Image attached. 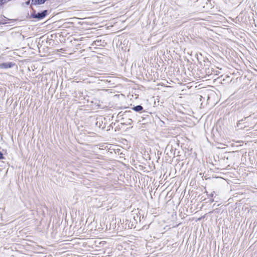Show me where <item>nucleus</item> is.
Returning <instances> with one entry per match:
<instances>
[{
  "label": "nucleus",
  "mask_w": 257,
  "mask_h": 257,
  "mask_svg": "<svg viewBox=\"0 0 257 257\" xmlns=\"http://www.w3.org/2000/svg\"><path fill=\"white\" fill-rule=\"evenodd\" d=\"M200 7V10L204 12L209 11L214 6V2L212 0H197Z\"/></svg>",
  "instance_id": "f257e3e1"
},
{
  "label": "nucleus",
  "mask_w": 257,
  "mask_h": 257,
  "mask_svg": "<svg viewBox=\"0 0 257 257\" xmlns=\"http://www.w3.org/2000/svg\"><path fill=\"white\" fill-rule=\"evenodd\" d=\"M3 159H4L3 154L0 151V160Z\"/></svg>",
  "instance_id": "1a4fd4ad"
},
{
  "label": "nucleus",
  "mask_w": 257,
  "mask_h": 257,
  "mask_svg": "<svg viewBox=\"0 0 257 257\" xmlns=\"http://www.w3.org/2000/svg\"><path fill=\"white\" fill-rule=\"evenodd\" d=\"M213 196V194L212 193H211V194H210V196L212 197Z\"/></svg>",
  "instance_id": "9d476101"
},
{
  "label": "nucleus",
  "mask_w": 257,
  "mask_h": 257,
  "mask_svg": "<svg viewBox=\"0 0 257 257\" xmlns=\"http://www.w3.org/2000/svg\"><path fill=\"white\" fill-rule=\"evenodd\" d=\"M33 13L31 15V18L36 19L37 20H42L46 17L48 13V11L47 10H44L41 12L36 13V10H33Z\"/></svg>",
  "instance_id": "f03ea898"
},
{
  "label": "nucleus",
  "mask_w": 257,
  "mask_h": 257,
  "mask_svg": "<svg viewBox=\"0 0 257 257\" xmlns=\"http://www.w3.org/2000/svg\"><path fill=\"white\" fill-rule=\"evenodd\" d=\"M30 3H31V0H28L27 2H25V4L27 6L30 5H31Z\"/></svg>",
  "instance_id": "6e6552de"
},
{
  "label": "nucleus",
  "mask_w": 257,
  "mask_h": 257,
  "mask_svg": "<svg viewBox=\"0 0 257 257\" xmlns=\"http://www.w3.org/2000/svg\"><path fill=\"white\" fill-rule=\"evenodd\" d=\"M132 110H134L135 111L137 112H140V113H147V111H146L144 109L143 107L141 105H138L136 106H134L133 107H132Z\"/></svg>",
  "instance_id": "20e7f679"
},
{
  "label": "nucleus",
  "mask_w": 257,
  "mask_h": 257,
  "mask_svg": "<svg viewBox=\"0 0 257 257\" xmlns=\"http://www.w3.org/2000/svg\"><path fill=\"white\" fill-rule=\"evenodd\" d=\"M4 24V23H2V22H0V25H1V24Z\"/></svg>",
  "instance_id": "9b49d317"
},
{
  "label": "nucleus",
  "mask_w": 257,
  "mask_h": 257,
  "mask_svg": "<svg viewBox=\"0 0 257 257\" xmlns=\"http://www.w3.org/2000/svg\"><path fill=\"white\" fill-rule=\"evenodd\" d=\"M15 63L12 62H5L0 64V69H8L14 67Z\"/></svg>",
  "instance_id": "7ed1b4c3"
},
{
  "label": "nucleus",
  "mask_w": 257,
  "mask_h": 257,
  "mask_svg": "<svg viewBox=\"0 0 257 257\" xmlns=\"http://www.w3.org/2000/svg\"><path fill=\"white\" fill-rule=\"evenodd\" d=\"M48 0H31L30 8L33 10V5L37 6L45 4Z\"/></svg>",
  "instance_id": "39448f33"
},
{
  "label": "nucleus",
  "mask_w": 257,
  "mask_h": 257,
  "mask_svg": "<svg viewBox=\"0 0 257 257\" xmlns=\"http://www.w3.org/2000/svg\"><path fill=\"white\" fill-rule=\"evenodd\" d=\"M10 0H0V6H3L4 4L7 3Z\"/></svg>",
  "instance_id": "0eeeda50"
},
{
  "label": "nucleus",
  "mask_w": 257,
  "mask_h": 257,
  "mask_svg": "<svg viewBox=\"0 0 257 257\" xmlns=\"http://www.w3.org/2000/svg\"><path fill=\"white\" fill-rule=\"evenodd\" d=\"M101 40H96L94 42V44L97 46H102V45L101 44Z\"/></svg>",
  "instance_id": "423d86ee"
}]
</instances>
